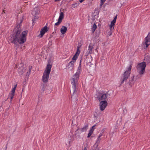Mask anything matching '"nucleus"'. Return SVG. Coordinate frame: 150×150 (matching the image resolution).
I'll list each match as a JSON object with an SVG mask.
<instances>
[{
  "instance_id": "24",
  "label": "nucleus",
  "mask_w": 150,
  "mask_h": 150,
  "mask_svg": "<svg viewBox=\"0 0 150 150\" xmlns=\"http://www.w3.org/2000/svg\"><path fill=\"white\" fill-rule=\"evenodd\" d=\"M14 95H15V94H13V93H11V96H10L11 101L12 100L13 98V97L14 96Z\"/></svg>"
},
{
  "instance_id": "26",
  "label": "nucleus",
  "mask_w": 150,
  "mask_h": 150,
  "mask_svg": "<svg viewBox=\"0 0 150 150\" xmlns=\"http://www.w3.org/2000/svg\"><path fill=\"white\" fill-rule=\"evenodd\" d=\"M116 21V20H115V19H113L112 21L111 22L112 23L115 24V23Z\"/></svg>"
},
{
  "instance_id": "18",
  "label": "nucleus",
  "mask_w": 150,
  "mask_h": 150,
  "mask_svg": "<svg viewBox=\"0 0 150 150\" xmlns=\"http://www.w3.org/2000/svg\"><path fill=\"white\" fill-rule=\"evenodd\" d=\"M80 45H78L77 46L76 50V52L75 54L77 55H78L80 52Z\"/></svg>"
},
{
  "instance_id": "1",
  "label": "nucleus",
  "mask_w": 150,
  "mask_h": 150,
  "mask_svg": "<svg viewBox=\"0 0 150 150\" xmlns=\"http://www.w3.org/2000/svg\"><path fill=\"white\" fill-rule=\"evenodd\" d=\"M22 21H21L13 30V33L11 39V42L15 45L17 43L22 44L25 42L26 40V36L28 33L27 30L22 32L20 27Z\"/></svg>"
},
{
  "instance_id": "25",
  "label": "nucleus",
  "mask_w": 150,
  "mask_h": 150,
  "mask_svg": "<svg viewBox=\"0 0 150 150\" xmlns=\"http://www.w3.org/2000/svg\"><path fill=\"white\" fill-rule=\"evenodd\" d=\"M109 27L110 28V30H112L114 28V27L110 24L109 25Z\"/></svg>"
},
{
  "instance_id": "11",
  "label": "nucleus",
  "mask_w": 150,
  "mask_h": 150,
  "mask_svg": "<svg viewBox=\"0 0 150 150\" xmlns=\"http://www.w3.org/2000/svg\"><path fill=\"white\" fill-rule=\"evenodd\" d=\"M75 61H71L68 64L67 67L70 70H72L74 68V65Z\"/></svg>"
},
{
  "instance_id": "22",
  "label": "nucleus",
  "mask_w": 150,
  "mask_h": 150,
  "mask_svg": "<svg viewBox=\"0 0 150 150\" xmlns=\"http://www.w3.org/2000/svg\"><path fill=\"white\" fill-rule=\"evenodd\" d=\"M78 55L75 54L74 56L72 58V61H74L75 62V61L76 60L77 58Z\"/></svg>"
},
{
  "instance_id": "17",
  "label": "nucleus",
  "mask_w": 150,
  "mask_h": 150,
  "mask_svg": "<svg viewBox=\"0 0 150 150\" xmlns=\"http://www.w3.org/2000/svg\"><path fill=\"white\" fill-rule=\"evenodd\" d=\"M101 140L100 138L98 137V138L96 140V142L95 144V145L96 146V148H98V146L99 143L100 142V141Z\"/></svg>"
},
{
  "instance_id": "10",
  "label": "nucleus",
  "mask_w": 150,
  "mask_h": 150,
  "mask_svg": "<svg viewBox=\"0 0 150 150\" xmlns=\"http://www.w3.org/2000/svg\"><path fill=\"white\" fill-rule=\"evenodd\" d=\"M47 26H45L40 31V37H42L44 35L47 31Z\"/></svg>"
},
{
  "instance_id": "6",
  "label": "nucleus",
  "mask_w": 150,
  "mask_h": 150,
  "mask_svg": "<svg viewBox=\"0 0 150 150\" xmlns=\"http://www.w3.org/2000/svg\"><path fill=\"white\" fill-rule=\"evenodd\" d=\"M108 104V103L106 100L100 101L99 104L100 110L102 111L105 108Z\"/></svg>"
},
{
  "instance_id": "20",
  "label": "nucleus",
  "mask_w": 150,
  "mask_h": 150,
  "mask_svg": "<svg viewBox=\"0 0 150 150\" xmlns=\"http://www.w3.org/2000/svg\"><path fill=\"white\" fill-rule=\"evenodd\" d=\"M97 28V26L95 23H94L92 27V28L91 29L92 32L93 33L95 31V30Z\"/></svg>"
},
{
  "instance_id": "16",
  "label": "nucleus",
  "mask_w": 150,
  "mask_h": 150,
  "mask_svg": "<svg viewBox=\"0 0 150 150\" xmlns=\"http://www.w3.org/2000/svg\"><path fill=\"white\" fill-rule=\"evenodd\" d=\"M88 125L87 124H86L81 129L82 132H85L88 129Z\"/></svg>"
},
{
  "instance_id": "2",
  "label": "nucleus",
  "mask_w": 150,
  "mask_h": 150,
  "mask_svg": "<svg viewBox=\"0 0 150 150\" xmlns=\"http://www.w3.org/2000/svg\"><path fill=\"white\" fill-rule=\"evenodd\" d=\"M81 61L80 60L79 66L78 67L77 71L75 74L72 76L71 80V84L72 85V89L71 92H72L71 98H73V97L74 94H76L77 93V89L76 86L78 82L79 76L81 72Z\"/></svg>"
},
{
  "instance_id": "15",
  "label": "nucleus",
  "mask_w": 150,
  "mask_h": 150,
  "mask_svg": "<svg viewBox=\"0 0 150 150\" xmlns=\"http://www.w3.org/2000/svg\"><path fill=\"white\" fill-rule=\"evenodd\" d=\"M67 30V28L64 26H63L61 28L60 32L62 34H64L66 32Z\"/></svg>"
},
{
  "instance_id": "28",
  "label": "nucleus",
  "mask_w": 150,
  "mask_h": 150,
  "mask_svg": "<svg viewBox=\"0 0 150 150\" xmlns=\"http://www.w3.org/2000/svg\"><path fill=\"white\" fill-rule=\"evenodd\" d=\"M30 71H31V70H30V69L29 70V71L28 72H27L26 75H28L29 76L30 74Z\"/></svg>"
},
{
  "instance_id": "7",
  "label": "nucleus",
  "mask_w": 150,
  "mask_h": 150,
  "mask_svg": "<svg viewBox=\"0 0 150 150\" xmlns=\"http://www.w3.org/2000/svg\"><path fill=\"white\" fill-rule=\"evenodd\" d=\"M145 41L144 45L146 46L144 47L145 49L150 45V33H149L147 37L145 38Z\"/></svg>"
},
{
  "instance_id": "9",
  "label": "nucleus",
  "mask_w": 150,
  "mask_h": 150,
  "mask_svg": "<svg viewBox=\"0 0 150 150\" xmlns=\"http://www.w3.org/2000/svg\"><path fill=\"white\" fill-rule=\"evenodd\" d=\"M64 18V13L61 12L59 14V16L58 20V22L55 24V25H59L61 23Z\"/></svg>"
},
{
  "instance_id": "12",
  "label": "nucleus",
  "mask_w": 150,
  "mask_h": 150,
  "mask_svg": "<svg viewBox=\"0 0 150 150\" xmlns=\"http://www.w3.org/2000/svg\"><path fill=\"white\" fill-rule=\"evenodd\" d=\"M108 93L107 92L106 93H104L102 94L100 97L99 98V100L100 101L103 100H106L108 96Z\"/></svg>"
},
{
  "instance_id": "30",
  "label": "nucleus",
  "mask_w": 150,
  "mask_h": 150,
  "mask_svg": "<svg viewBox=\"0 0 150 150\" xmlns=\"http://www.w3.org/2000/svg\"><path fill=\"white\" fill-rule=\"evenodd\" d=\"M112 33L111 31L109 32L108 33V34L109 35V36L111 35H112Z\"/></svg>"
},
{
  "instance_id": "21",
  "label": "nucleus",
  "mask_w": 150,
  "mask_h": 150,
  "mask_svg": "<svg viewBox=\"0 0 150 150\" xmlns=\"http://www.w3.org/2000/svg\"><path fill=\"white\" fill-rule=\"evenodd\" d=\"M17 87V84H16L14 86V87L13 88H12V90L11 91V93L14 94L15 93V90L16 88Z\"/></svg>"
},
{
  "instance_id": "36",
  "label": "nucleus",
  "mask_w": 150,
  "mask_h": 150,
  "mask_svg": "<svg viewBox=\"0 0 150 150\" xmlns=\"http://www.w3.org/2000/svg\"><path fill=\"white\" fill-rule=\"evenodd\" d=\"M94 127V126H93L92 127L91 129H93V127Z\"/></svg>"
},
{
  "instance_id": "34",
  "label": "nucleus",
  "mask_w": 150,
  "mask_h": 150,
  "mask_svg": "<svg viewBox=\"0 0 150 150\" xmlns=\"http://www.w3.org/2000/svg\"><path fill=\"white\" fill-rule=\"evenodd\" d=\"M83 150H87V149L85 147L84 149H83Z\"/></svg>"
},
{
  "instance_id": "3",
  "label": "nucleus",
  "mask_w": 150,
  "mask_h": 150,
  "mask_svg": "<svg viewBox=\"0 0 150 150\" xmlns=\"http://www.w3.org/2000/svg\"><path fill=\"white\" fill-rule=\"evenodd\" d=\"M132 66V64H131L129 67L126 68V70L121 77L120 80L121 84H123L125 81H126L129 76Z\"/></svg>"
},
{
  "instance_id": "23",
  "label": "nucleus",
  "mask_w": 150,
  "mask_h": 150,
  "mask_svg": "<svg viewBox=\"0 0 150 150\" xmlns=\"http://www.w3.org/2000/svg\"><path fill=\"white\" fill-rule=\"evenodd\" d=\"M106 0H101L100 1V7H101L103 5L104 3Z\"/></svg>"
},
{
  "instance_id": "33",
  "label": "nucleus",
  "mask_w": 150,
  "mask_h": 150,
  "mask_svg": "<svg viewBox=\"0 0 150 150\" xmlns=\"http://www.w3.org/2000/svg\"><path fill=\"white\" fill-rule=\"evenodd\" d=\"M111 25H112V26H114L115 25V24L112 23L111 22V24H110Z\"/></svg>"
},
{
  "instance_id": "29",
  "label": "nucleus",
  "mask_w": 150,
  "mask_h": 150,
  "mask_svg": "<svg viewBox=\"0 0 150 150\" xmlns=\"http://www.w3.org/2000/svg\"><path fill=\"white\" fill-rule=\"evenodd\" d=\"M103 135V134L102 133H100L99 136H98V137L99 138H100V137L102 136Z\"/></svg>"
},
{
  "instance_id": "31",
  "label": "nucleus",
  "mask_w": 150,
  "mask_h": 150,
  "mask_svg": "<svg viewBox=\"0 0 150 150\" xmlns=\"http://www.w3.org/2000/svg\"><path fill=\"white\" fill-rule=\"evenodd\" d=\"M85 0H79V1L80 3H82Z\"/></svg>"
},
{
  "instance_id": "37",
  "label": "nucleus",
  "mask_w": 150,
  "mask_h": 150,
  "mask_svg": "<svg viewBox=\"0 0 150 150\" xmlns=\"http://www.w3.org/2000/svg\"><path fill=\"white\" fill-rule=\"evenodd\" d=\"M77 98H76V101H77Z\"/></svg>"
},
{
  "instance_id": "35",
  "label": "nucleus",
  "mask_w": 150,
  "mask_h": 150,
  "mask_svg": "<svg viewBox=\"0 0 150 150\" xmlns=\"http://www.w3.org/2000/svg\"><path fill=\"white\" fill-rule=\"evenodd\" d=\"M99 149L98 148H96L95 149H94L93 150H98Z\"/></svg>"
},
{
  "instance_id": "19",
  "label": "nucleus",
  "mask_w": 150,
  "mask_h": 150,
  "mask_svg": "<svg viewBox=\"0 0 150 150\" xmlns=\"http://www.w3.org/2000/svg\"><path fill=\"white\" fill-rule=\"evenodd\" d=\"M93 130L91 129L89 130L87 136V137L88 138H89L92 134L93 132Z\"/></svg>"
},
{
  "instance_id": "27",
  "label": "nucleus",
  "mask_w": 150,
  "mask_h": 150,
  "mask_svg": "<svg viewBox=\"0 0 150 150\" xmlns=\"http://www.w3.org/2000/svg\"><path fill=\"white\" fill-rule=\"evenodd\" d=\"M116 21V20H115V19H113L112 21L111 22L112 23L115 24V23Z\"/></svg>"
},
{
  "instance_id": "8",
  "label": "nucleus",
  "mask_w": 150,
  "mask_h": 150,
  "mask_svg": "<svg viewBox=\"0 0 150 150\" xmlns=\"http://www.w3.org/2000/svg\"><path fill=\"white\" fill-rule=\"evenodd\" d=\"M39 12V11L38 9V8L37 7H35L34 8L32 11L31 14L35 18H34L32 19L33 23L35 21V19L36 18L35 17H36V15L38 14Z\"/></svg>"
},
{
  "instance_id": "4",
  "label": "nucleus",
  "mask_w": 150,
  "mask_h": 150,
  "mask_svg": "<svg viewBox=\"0 0 150 150\" xmlns=\"http://www.w3.org/2000/svg\"><path fill=\"white\" fill-rule=\"evenodd\" d=\"M52 65L48 64L47 66L46 69L44 71L42 76V81L44 83L48 82L49 78V75L50 73Z\"/></svg>"
},
{
  "instance_id": "32",
  "label": "nucleus",
  "mask_w": 150,
  "mask_h": 150,
  "mask_svg": "<svg viewBox=\"0 0 150 150\" xmlns=\"http://www.w3.org/2000/svg\"><path fill=\"white\" fill-rule=\"evenodd\" d=\"M117 15H116L115 16V18H114V19H115V20H116V19L117 18Z\"/></svg>"
},
{
  "instance_id": "5",
  "label": "nucleus",
  "mask_w": 150,
  "mask_h": 150,
  "mask_svg": "<svg viewBox=\"0 0 150 150\" xmlns=\"http://www.w3.org/2000/svg\"><path fill=\"white\" fill-rule=\"evenodd\" d=\"M146 66V63L144 62L139 63L137 65L136 67L137 72L140 75H143L145 73Z\"/></svg>"
},
{
  "instance_id": "13",
  "label": "nucleus",
  "mask_w": 150,
  "mask_h": 150,
  "mask_svg": "<svg viewBox=\"0 0 150 150\" xmlns=\"http://www.w3.org/2000/svg\"><path fill=\"white\" fill-rule=\"evenodd\" d=\"M93 48V47L91 45V44L89 45L88 46V49L86 53L87 55L91 54L92 53V50Z\"/></svg>"
},
{
  "instance_id": "14",
  "label": "nucleus",
  "mask_w": 150,
  "mask_h": 150,
  "mask_svg": "<svg viewBox=\"0 0 150 150\" xmlns=\"http://www.w3.org/2000/svg\"><path fill=\"white\" fill-rule=\"evenodd\" d=\"M134 76H132L129 79V85L132 86V85L134 83L135 81V80L134 79Z\"/></svg>"
}]
</instances>
